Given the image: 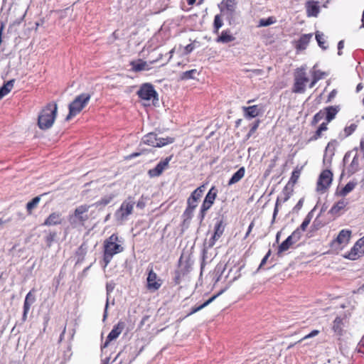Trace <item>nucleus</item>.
I'll list each match as a JSON object with an SVG mask.
<instances>
[{
  "label": "nucleus",
  "mask_w": 364,
  "mask_h": 364,
  "mask_svg": "<svg viewBox=\"0 0 364 364\" xmlns=\"http://www.w3.org/2000/svg\"><path fill=\"white\" fill-rule=\"evenodd\" d=\"M242 110L245 118H254L259 115L262 110L259 105H252L249 107H243Z\"/></svg>",
  "instance_id": "a878e982"
},
{
  "label": "nucleus",
  "mask_w": 364,
  "mask_h": 364,
  "mask_svg": "<svg viewBox=\"0 0 364 364\" xmlns=\"http://www.w3.org/2000/svg\"><path fill=\"white\" fill-rule=\"evenodd\" d=\"M255 227V222L254 221H252L248 227V229H247V232L245 233V235L244 237V239H247L249 235H250L253 228Z\"/></svg>",
  "instance_id": "13d9d810"
},
{
  "label": "nucleus",
  "mask_w": 364,
  "mask_h": 364,
  "mask_svg": "<svg viewBox=\"0 0 364 364\" xmlns=\"http://www.w3.org/2000/svg\"><path fill=\"white\" fill-rule=\"evenodd\" d=\"M306 14L309 17H316L319 13L320 9L318 1H309L306 3Z\"/></svg>",
  "instance_id": "393cba45"
},
{
  "label": "nucleus",
  "mask_w": 364,
  "mask_h": 364,
  "mask_svg": "<svg viewBox=\"0 0 364 364\" xmlns=\"http://www.w3.org/2000/svg\"><path fill=\"white\" fill-rule=\"evenodd\" d=\"M173 155H171L164 160L161 161L154 168L149 169L148 173L150 177H158L161 176L163 171L168 167V164L171 161Z\"/></svg>",
  "instance_id": "dca6fc26"
},
{
  "label": "nucleus",
  "mask_w": 364,
  "mask_h": 364,
  "mask_svg": "<svg viewBox=\"0 0 364 364\" xmlns=\"http://www.w3.org/2000/svg\"><path fill=\"white\" fill-rule=\"evenodd\" d=\"M219 295V294L213 295L212 297H210L209 299H208L206 301H205L203 304L198 306H193L191 311L187 314L186 316H189L200 310L203 309V308L206 307L208 305H209L211 302H213Z\"/></svg>",
  "instance_id": "c9c22d12"
},
{
  "label": "nucleus",
  "mask_w": 364,
  "mask_h": 364,
  "mask_svg": "<svg viewBox=\"0 0 364 364\" xmlns=\"http://www.w3.org/2000/svg\"><path fill=\"white\" fill-rule=\"evenodd\" d=\"M336 95H337V90L335 89L333 90L329 93L326 102H330L331 101H332V100L336 96Z\"/></svg>",
  "instance_id": "bf43d9fd"
},
{
  "label": "nucleus",
  "mask_w": 364,
  "mask_h": 364,
  "mask_svg": "<svg viewBox=\"0 0 364 364\" xmlns=\"http://www.w3.org/2000/svg\"><path fill=\"white\" fill-rule=\"evenodd\" d=\"M301 234L299 229L294 231L278 247L277 254L280 255L282 252L288 250L293 244L299 240Z\"/></svg>",
  "instance_id": "4468645a"
},
{
  "label": "nucleus",
  "mask_w": 364,
  "mask_h": 364,
  "mask_svg": "<svg viewBox=\"0 0 364 364\" xmlns=\"http://www.w3.org/2000/svg\"><path fill=\"white\" fill-rule=\"evenodd\" d=\"M175 139L173 137L167 136L166 138L158 137L157 134L154 132H149L144 135L141 139L144 144L152 147H162L166 145L173 143Z\"/></svg>",
  "instance_id": "423d86ee"
},
{
  "label": "nucleus",
  "mask_w": 364,
  "mask_h": 364,
  "mask_svg": "<svg viewBox=\"0 0 364 364\" xmlns=\"http://www.w3.org/2000/svg\"><path fill=\"white\" fill-rule=\"evenodd\" d=\"M300 174H301V171L298 168H296L293 171V172L291 173V178L289 181V183H288V186L291 183L293 186H294L299 178V176H300Z\"/></svg>",
  "instance_id": "79ce46f5"
},
{
  "label": "nucleus",
  "mask_w": 364,
  "mask_h": 364,
  "mask_svg": "<svg viewBox=\"0 0 364 364\" xmlns=\"http://www.w3.org/2000/svg\"><path fill=\"white\" fill-rule=\"evenodd\" d=\"M352 236V231L348 229L341 230L338 236L332 240L331 247H343L346 246Z\"/></svg>",
  "instance_id": "f8f14e48"
},
{
  "label": "nucleus",
  "mask_w": 364,
  "mask_h": 364,
  "mask_svg": "<svg viewBox=\"0 0 364 364\" xmlns=\"http://www.w3.org/2000/svg\"><path fill=\"white\" fill-rule=\"evenodd\" d=\"M309 81L306 68L304 67L298 68L294 73V84L291 91L294 93H304L306 85Z\"/></svg>",
  "instance_id": "20e7f679"
},
{
  "label": "nucleus",
  "mask_w": 364,
  "mask_h": 364,
  "mask_svg": "<svg viewBox=\"0 0 364 364\" xmlns=\"http://www.w3.org/2000/svg\"><path fill=\"white\" fill-rule=\"evenodd\" d=\"M357 126L354 124H350L348 127H345L344 132L346 136H350L356 129Z\"/></svg>",
  "instance_id": "603ef678"
},
{
  "label": "nucleus",
  "mask_w": 364,
  "mask_h": 364,
  "mask_svg": "<svg viewBox=\"0 0 364 364\" xmlns=\"http://www.w3.org/2000/svg\"><path fill=\"white\" fill-rule=\"evenodd\" d=\"M223 26V21L220 14L215 16L213 21V33L215 34L219 33L220 28Z\"/></svg>",
  "instance_id": "e433bc0d"
},
{
  "label": "nucleus",
  "mask_w": 364,
  "mask_h": 364,
  "mask_svg": "<svg viewBox=\"0 0 364 364\" xmlns=\"http://www.w3.org/2000/svg\"><path fill=\"white\" fill-rule=\"evenodd\" d=\"M58 106L55 102L48 103L40 112L38 117V126L45 130L50 128L57 116Z\"/></svg>",
  "instance_id": "f03ea898"
},
{
  "label": "nucleus",
  "mask_w": 364,
  "mask_h": 364,
  "mask_svg": "<svg viewBox=\"0 0 364 364\" xmlns=\"http://www.w3.org/2000/svg\"><path fill=\"white\" fill-rule=\"evenodd\" d=\"M198 74V72L196 69H192L186 72H183L181 75V80H187L190 79H194L195 75Z\"/></svg>",
  "instance_id": "ea45409f"
},
{
  "label": "nucleus",
  "mask_w": 364,
  "mask_h": 364,
  "mask_svg": "<svg viewBox=\"0 0 364 364\" xmlns=\"http://www.w3.org/2000/svg\"><path fill=\"white\" fill-rule=\"evenodd\" d=\"M293 190L289 189L288 185H286L283 188L279 196L277 197L275 207L274 209L273 218H275L276 215L279 211V205L282 203L287 202L292 195Z\"/></svg>",
  "instance_id": "f3484780"
},
{
  "label": "nucleus",
  "mask_w": 364,
  "mask_h": 364,
  "mask_svg": "<svg viewBox=\"0 0 364 364\" xmlns=\"http://www.w3.org/2000/svg\"><path fill=\"white\" fill-rule=\"evenodd\" d=\"M311 80L309 84V87L312 88L320 80L323 79L326 76V73L320 70H314L311 71Z\"/></svg>",
  "instance_id": "2f4dec72"
},
{
  "label": "nucleus",
  "mask_w": 364,
  "mask_h": 364,
  "mask_svg": "<svg viewBox=\"0 0 364 364\" xmlns=\"http://www.w3.org/2000/svg\"><path fill=\"white\" fill-rule=\"evenodd\" d=\"M235 40V38L231 33V31L228 29L224 30L221 32V34L218 36L215 39L217 43H228L232 42Z\"/></svg>",
  "instance_id": "cd10ccee"
},
{
  "label": "nucleus",
  "mask_w": 364,
  "mask_h": 364,
  "mask_svg": "<svg viewBox=\"0 0 364 364\" xmlns=\"http://www.w3.org/2000/svg\"><path fill=\"white\" fill-rule=\"evenodd\" d=\"M311 38V33L302 35L296 42L295 48L300 50L306 49Z\"/></svg>",
  "instance_id": "7c9ffc66"
},
{
  "label": "nucleus",
  "mask_w": 364,
  "mask_h": 364,
  "mask_svg": "<svg viewBox=\"0 0 364 364\" xmlns=\"http://www.w3.org/2000/svg\"><path fill=\"white\" fill-rule=\"evenodd\" d=\"M203 186H200L191 193L190 197L195 198L196 200H197L198 201V200L201 198V196L203 195Z\"/></svg>",
  "instance_id": "c03bdc74"
},
{
  "label": "nucleus",
  "mask_w": 364,
  "mask_h": 364,
  "mask_svg": "<svg viewBox=\"0 0 364 364\" xmlns=\"http://www.w3.org/2000/svg\"><path fill=\"white\" fill-rule=\"evenodd\" d=\"M129 65H131V70L134 73L149 70L151 69L149 64L141 58L131 61Z\"/></svg>",
  "instance_id": "4be33fe9"
},
{
  "label": "nucleus",
  "mask_w": 364,
  "mask_h": 364,
  "mask_svg": "<svg viewBox=\"0 0 364 364\" xmlns=\"http://www.w3.org/2000/svg\"><path fill=\"white\" fill-rule=\"evenodd\" d=\"M338 145V141L336 139H331L326 147V151L331 154H333L336 147Z\"/></svg>",
  "instance_id": "a19ab883"
},
{
  "label": "nucleus",
  "mask_w": 364,
  "mask_h": 364,
  "mask_svg": "<svg viewBox=\"0 0 364 364\" xmlns=\"http://www.w3.org/2000/svg\"><path fill=\"white\" fill-rule=\"evenodd\" d=\"M57 234L55 232H50L45 237V240L48 246H50L54 241Z\"/></svg>",
  "instance_id": "de8ad7c7"
},
{
  "label": "nucleus",
  "mask_w": 364,
  "mask_h": 364,
  "mask_svg": "<svg viewBox=\"0 0 364 364\" xmlns=\"http://www.w3.org/2000/svg\"><path fill=\"white\" fill-rule=\"evenodd\" d=\"M312 219V213L311 212L309 213L308 215L306 216L304 220H303L302 223L300 225V229L302 231H305L308 225H309L311 220Z\"/></svg>",
  "instance_id": "37998d69"
},
{
  "label": "nucleus",
  "mask_w": 364,
  "mask_h": 364,
  "mask_svg": "<svg viewBox=\"0 0 364 364\" xmlns=\"http://www.w3.org/2000/svg\"><path fill=\"white\" fill-rule=\"evenodd\" d=\"M36 291L35 289H32L26 296L24 303H23V319H26L28 312L30 310L31 306L36 301V297L34 292Z\"/></svg>",
  "instance_id": "5701e85b"
},
{
  "label": "nucleus",
  "mask_w": 364,
  "mask_h": 364,
  "mask_svg": "<svg viewBox=\"0 0 364 364\" xmlns=\"http://www.w3.org/2000/svg\"><path fill=\"white\" fill-rule=\"evenodd\" d=\"M194 210H195L194 209H191L187 207L186 208V209L183 213V218L184 222H186L187 220H190L193 218Z\"/></svg>",
  "instance_id": "a18cd8bd"
},
{
  "label": "nucleus",
  "mask_w": 364,
  "mask_h": 364,
  "mask_svg": "<svg viewBox=\"0 0 364 364\" xmlns=\"http://www.w3.org/2000/svg\"><path fill=\"white\" fill-rule=\"evenodd\" d=\"M259 124H260V120L259 119H257L252 124V125L251 126V128H250L248 134H247V138H250L252 134H254L255 133V132L257 131V129L259 127Z\"/></svg>",
  "instance_id": "49530a36"
},
{
  "label": "nucleus",
  "mask_w": 364,
  "mask_h": 364,
  "mask_svg": "<svg viewBox=\"0 0 364 364\" xmlns=\"http://www.w3.org/2000/svg\"><path fill=\"white\" fill-rule=\"evenodd\" d=\"M13 87V80L8 81L0 88V100L6 95Z\"/></svg>",
  "instance_id": "4c0bfd02"
},
{
  "label": "nucleus",
  "mask_w": 364,
  "mask_h": 364,
  "mask_svg": "<svg viewBox=\"0 0 364 364\" xmlns=\"http://www.w3.org/2000/svg\"><path fill=\"white\" fill-rule=\"evenodd\" d=\"M63 222V217L62 215V213L55 211L51 213L44 220L42 225L44 226H55V225H60Z\"/></svg>",
  "instance_id": "a211bd4d"
},
{
  "label": "nucleus",
  "mask_w": 364,
  "mask_h": 364,
  "mask_svg": "<svg viewBox=\"0 0 364 364\" xmlns=\"http://www.w3.org/2000/svg\"><path fill=\"white\" fill-rule=\"evenodd\" d=\"M360 151L363 153L364 154V139H362L360 140Z\"/></svg>",
  "instance_id": "0e129e2a"
},
{
  "label": "nucleus",
  "mask_w": 364,
  "mask_h": 364,
  "mask_svg": "<svg viewBox=\"0 0 364 364\" xmlns=\"http://www.w3.org/2000/svg\"><path fill=\"white\" fill-rule=\"evenodd\" d=\"M271 250H269V251L267 252V253L266 254V255L263 257V259H262L261 262H260V264L259 266V269H261L267 262L268 258L269 257V256L271 255Z\"/></svg>",
  "instance_id": "5fc2aeb1"
},
{
  "label": "nucleus",
  "mask_w": 364,
  "mask_h": 364,
  "mask_svg": "<svg viewBox=\"0 0 364 364\" xmlns=\"http://www.w3.org/2000/svg\"><path fill=\"white\" fill-rule=\"evenodd\" d=\"M92 205L83 204L75 208L72 215L69 216V221L73 227L77 225L85 226V223L89 220V209Z\"/></svg>",
  "instance_id": "7ed1b4c3"
},
{
  "label": "nucleus",
  "mask_w": 364,
  "mask_h": 364,
  "mask_svg": "<svg viewBox=\"0 0 364 364\" xmlns=\"http://www.w3.org/2000/svg\"><path fill=\"white\" fill-rule=\"evenodd\" d=\"M361 21H362L361 28H364V10H363V12Z\"/></svg>",
  "instance_id": "774afa93"
},
{
  "label": "nucleus",
  "mask_w": 364,
  "mask_h": 364,
  "mask_svg": "<svg viewBox=\"0 0 364 364\" xmlns=\"http://www.w3.org/2000/svg\"><path fill=\"white\" fill-rule=\"evenodd\" d=\"M117 242H119V237L116 234H112L104 241L103 257L101 262L104 269L108 266L115 255L123 252L124 247Z\"/></svg>",
  "instance_id": "f257e3e1"
},
{
  "label": "nucleus",
  "mask_w": 364,
  "mask_h": 364,
  "mask_svg": "<svg viewBox=\"0 0 364 364\" xmlns=\"http://www.w3.org/2000/svg\"><path fill=\"white\" fill-rule=\"evenodd\" d=\"M318 333H319V331L318 330H313L309 334L306 335L302 338H301L299 341H298V342H301V341H304L306 339H308V338L316 336Z\"/></svg>",
  "instance_id": "864d4df0"
},
{
  "label": "nucleus",
  "mask_w": 364,
  "mask_h": 364,
  "mask_svg": "<svg viewBox=\"0 0 364 364\" xmlns=\"http://www.w3.org/2000/svg\"><path fill=\"white\" fill-rule=\"evenodd\" d=\"M245 167L240 168L230 178L228 181V185L231 186L239 182L245 176Z\"/></svg>",
  "instance_id": "72a5a7b5"
},
{
  "label": "nucleus",
  "mask_w": 364,
  "mask_h": 364,
  "mask_svg": "<svg viewBox=\"0 0 364 364\" xmlns=\"http://www.w3.org/2000/svg\"><path fill=\"white\" fill-rule=\"evenodd\" d=\"M136 207L143 209L145 207V203L143 200H139L136 203Z\"/></svg>",
  "instance_id": "e2e57ef3"
},
{
  "label": "nucleus",
  "mask_w": 364,
  "mask_h": 364,
  "mask_svg": "<svg viewBox=\"0 0 364 364\" xmlns=\"http://www.w3.org/2000/svg\"><path fill=\"white\" fill-rule=\"evenodd\" d=\"M235 0H223L218 5L222 14L232 16L236 9Z\"/></svg>",
  "instance_id": "6ab92c4d"
},
{
  "label": "nucleus",
  "mask_w": 364,
  "mask_h": 364,
  "mask_svg": "<svg viewBox=\"0 0 364 364\" xmlns=\"http://www.w3.org/2000/svg\"><path fill=\"white\" fill-rule=\"evenodd\" d=\"M356 186V183L349 181L344 187L338 188L336 191V195L340 197H345L350 193Z\"/></svg>",
  "instance_id": "c756f323"
},
{
  "label": "nucleus",
  "mask_w": 364,
  "mask_h": 364,
  "mask_svg": "<svg viewBox=\"0 0 364 364\" xmlns=\"http://www.w3.org/2000/svg\"><path fill=\"white\" fill-rule=\"evenodd\" d=\"M198 206V200L195 198H193L191 197H188L187 199V208H189L191 209H196V208Z\"/></svg>",
  "instance_id": "8fccbe9b"
},
{
  "label": "nucleus",
  "mask_w": 364,
  "mask_h": 364,
  "mask_svg": "<svg viewBox=\"0 0 364 364\" xmlns=\"http://www.w3.org/2000/svg\"><path fill=\"white\" fill-rule=\"evenodd\" d=\"M348 199L342 198L332 205L328 213L335 218L339 217L348 210Z\"/></svg>",
  "instance_id": "2eb2a0df"
},
{
  "label": "nucleus",
  "mask_w": 364,
  "mask_h": 364,
  "mask_svg": "<svg viewBox=\"0 0 364 364\" xmlns=\"http://www.w3.org/2000/svg\"><path fill=\"white\" fill-rule=\"evenodd\" d=\"M327 129V122L321 123L320 126L318 127L317 130L312 134V136H311V137L309 139V141H316L317 139L321 137L323 132L326 131Z\"/></svg>",
  "instance_id": "473e14b6"
},
{
  "label": "nucleus",
  "mask_w": 364,
  "mask_h": 364,
  "mask_svg": "<svg viewBox=\"0 0 364 364\" xmlns=\"http://www.w3.org/2000/svg\"><path fill=\"white\" fill-rule=\"evenodd\" d=\"M364 255V236L358 240L344 257L350 260H356Z\"/></svg>",
  "instance_id": "9b49d317"
},
{
  "label": "nucleus",
  "mask_w": 364,
  "mask_h": 364,
  "mask_svg": "<svg viewBox=\"0 0 364 364\" xmlns=\"http://www.w3.org/2000/svg\"><path fill=\"white\" fill-rule=\"evenodd\" d=\"M162 57H163V55H162V54H160L158 58H156V60H151V61L149 62V64H154V63H156V62H157V61H159L160 59H161V58H162Z\"/></svg>",
  "instance_id": "69168bd1"
},
{
  "label": "nucleus",
  "mask_w": 364,
  "mask_h": 364,
  "mask_svg": "<svg viewBox=\"0 0 364 364\" xmlns=\"http://www.w3.org/2000/svg\"><path fill=\"white\" fill-rule=\"evenodd\" d=\"M316 39L318 42V46L323 48V49H326V47L324 46L325 44V41H324V39H323V35L322 33H316Z\"/></svg>",
  "instance_id": "3c124183"
},
{
  "label": "nucleus",
  "mask_w": 364,
  "mask_h": 364,
  "mask_svg": "<svg viewBox=\"0 0 364 364\" xmlns=\"http://www.w3.org/2000/svg\"><path fill=\"white\" fill-rule=\"evenodd\" d=\"M163 284V279L154 272L153 267H149L147 269V277L146 288L150 292L158 291Z\"/></svg>",
  "instance_id": "6e6552de"
},
{
  "label": "nucleus",
  "mask_w": 364,
  "mask_h": 364,
  "mask_svg": "<svg viewBox=\"0 0 364 364\" xmlns=\"http://www.w3.org/2000/svg\"><path fill=\"white\" fill-rule=\"evenodd\" d=\"M277 22V19L274 16H269L267 18H261L259 21V27H265L274 24Z\"/></svg>",
  "instance_id": "58836bf2"
},
{
  "label": "nucleus",
  "mask_w": 364,
  "mask_h": 364,
  "mask_svg": "<svg viewBox=\"0 0 364 364\" xmlns=\"http://www.w3.org/2000/svg\"><path fill=\"white\" fill-rule=\"evenodd\" d=\"M134 205V198L129 196L122 202L119 208L116 212V215L121 220L126 219L132 213Z\"/></svg>",
  "instance_id": "9d476101"
},
{
  "label": "nucleus",
  "mask_w": 364,
  "mask_h": 364,
  "mask_svg": "<svg viewBox=\"0 0 364 364\" xmlns=\"http://www.w3.org/2000/svg\"><path fill=\"white\" fill-rule=\"evenodd\" d=\"M218 190L215 187L213 186L208 193L206 194L205 199L200 206V212L198 213V218L202 222L206 215V212L212 207L214 201L217 197Z\"/></svg>",
  "instance_id": "0eeeda50"
},
{
  "label": "nucleus",
  "mask_w": 364,
  "mask_h": 364,
  "mask_svg": "<svg viewBox=\"0 0 364 364\" xmlns=\"http://www.w3.org/2000/svg\"><path fill=\"white\" fill-rule=\"evenodd\" d=\"M181 259L178 261V269L174 271L173 282L175 284H179L181 282V279L188 272V267H181Z\"/></svg>",
  "instance_id": "b1692460"
},
{
  "label": "nucleus",
  "mask_w": 364,
  "mask_h": 364,
  "mask_svg": "<svg viewBox=\"0 0 364 364\" xmlns=\"http://www.w3.org/2000/svg\"><path fill=\"white\" fill-rule=\"evenodd\" d=\"M112 197H109V198H102L99 202L98 203L100 205H107L108 203H110V201L112 200Z\"/></svg>",
  "instance_id": "052dcab7"
},
{
  "label": "nucleus",
  "mask_w": 364,
  "mask_h": 364,
  "mask_svg": "<svg viewBox=\"0 0 364 364\" xmlns=\"http://www.w3.org/2000/svg\"><path fill=\"white\" fill-rule=\"evenodd\" d=\"M186 1L189 6H193L196 1V0H186Z\"/></svg>",
  "instance_id": "338daca9"
},
{
  "label": "nucleus",
  "mask_w": 364,
  "mask_h": 364,
  "mask_svg": "<svg viewBox=\"0 0 364 364\" xmlns=\"http://www.w3.org/2000/svg\"><path fill=\"white\" fill-rule=\"evenodd\" d=\"M338 111V106H329L323 109V112H325V119L326 120V122H327V124L335 118Z\"/></svg>",
  "instance_id": "c85d7f7f"
},
{
  "label": "nucleus",
  "mask_w": 364,
  "mask_h": 364,
  "mask_svg": "<svg viewBox=\"0 0 364 364\" xmlns=\"http://www.w3.org/2000/svg\"><path fill=\"white\" fill-rule=\"evenodd\" d=\"M193 49H194L193 45L190 43L184 48L183 53L185 55H188L189 53H191L193 51Z\"/></svg>",
  "instance_id": "4d7b16f0"
},
{
  "label": "nucleus",
  "mask_w": 364,
  "mask_h": 364,
  "mask_svg": "<svg viewBox=\"0 0 364 364\" xmlns=\"http://www.w3.org/2000/svg\"><path fill=\"white\" fill-rule=\"evenodd\" d=\"M41 196H38L35 198H33L31 201L28 202L26 204V212L28 215H31L33 214V211L35 208H37L39 202L41 201Z\"/></svg>",
  "instance_id": "f704fd0d"
},
{
  "label": "nucleus",
  "mask_w": 364,
  "mask_h": 364,
  "mask_svg": "<svg viewBox=\"0 0 364 364\" xmlns=\"http://www.w3.org/2000/svg\"><path fill=\"white\" fill-rule=\"evenodd\" d=\"M333 176V173L330 170H323L318 176L316 183V191L321 193H325L332 183Z\"/></svg>",
  "instance_id": "1a4fd4ad"
},
{
  "label": "nucleus",
  "mask_w": 364,
  "mask_h": 364,
  "mask_svg": "<svg viewBox=\"0 0 364 364\" xmlns=\"http://www.w3.org/2000/svg\"><path fill=\"white\" fill-rule=\"evenodd\" d=\"M324 117H325V112H323V109H321L314 116L312 123L316 124L319 121H321L322 119H323Z\"/></svg>",
  "instance_id": "09e8293b"
},
{
  "label": "nucleus",
  "mask_w": 364,
  "mask_h": 364,
  "mask_svg": "<svg viewBox=\"0 0 364 364\" xmlns=\"http://www.w3.org/2000/svg\"><path fill=\"white\" fill-rule=\"evenodd\" d=\"M124 328V323L123 321H119L117 325H115L112 330L110 331L109 335L107 337V340L104 344V346L106 347L108 346L110 341L116 339L122 332Z\"/></svg>",
  "instance_id": "412c9836"
},
{
  "label": "nucleus",
  "mask_w": 364,
  "mask_h": 364,
  "mask_svg": "<svg viewBox=\"0 0 364 364\" xmlns=\"http://www.w3.org/2000/svg\"><path fill=\"white\" fill-rule=\"evenodd\" d=\"M145 152H146V149L141 150V151H139V152H134V153H132V154H129V156H127L126 157V159H134V158H135V157H137V156H139L141 155L142 154H144V153H145Z\"/></svg>",
  "instance_id": "6e6d98bb"
},
{
  "label": "nucleus",
  "mask_w": 364,
  "mask_h": 364,
  "mask_svg": "<svg viewBox=\"0 0 364 364\" xmlns=\"http://www.w3.org/2000/svg\"><path fill=\"white\" fill-rule=\"evenodd\" d=\"M343 41H341L338 42V55H341V50L343 48Z\"/></svg>",
  "instance_id": "680f3d73"
},
{
  "label": "nucleus",
  "mask_w": 364,
  "mask_h": 364,
  "mask_svg": "<svg viewBox=\"0 0 364 364\" xmlns=\"http://www.w3.org/2000/svg\"><path fill=\"white\" fill-rule=\"evenodd\" d=\"M225 226L223 221L222 220H218L214 227V233L212 237L209 240V246L213 247L215 242L218 241L220 237L223 235L224 230H225Z\"/></svg>",
  "instance_id": "aec40b11"
},
{
  "label": "nucleus",
  "mask_w": 364,
  "mask_h": 364,
  "mask_svg": "<svg viewBox=\"0 0 364 364\" xmlns=\"http://www.w3.org/2000/svg\"><path fill=\"white\" fill-rule=\"evenodd\" d=\"M139 98L144 100H150L157 97V92L154 86L150 83L143 84L137 92Z\"/></svg>",
  "instance_id": "ddd939ff"
},
{
  "label": "nucleus",
  "mask_w": 364,
  "mask_h": 364,
  "mask_svg": "<svg viewBox=\"0 0 364 364\" xmlns=\"http://www.w3.org/2000/svg\"><path fill=\"white\" fill-rule=\"evenodd\" d=\"M91 95L88 93H82L77 96L75 100L69 105V113L66 117V120L78 114L88 104Z\"/></svg>",
  "instance_id": "39448f33"
},
{
  "label": "nucleus",
  "mask_w": 364,
  "mask_h": 364,
  "mask_svg": "<svg viewBox=\"0 0 364 364\" xmlns=\"http://www.w3.org/2000/svg\"><path fill=\"white\" fill-rule=\"evenodd\" d=\"M343 327V318H341L340 316H337L333 321L332 324V330L333 331L334 333L340 337L342 336L344 333Z\"/></svg>",
  "instance_id": "bb28decb"
}]
</instances>
